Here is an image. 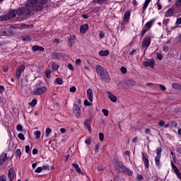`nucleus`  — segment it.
Returning a JSON list of instances; mask_svg holds the SVG:
<instances>
[{
    "label": "nucleus",
    "mask_w": 181,
    "mask_h": 181,
    "mask_svg": "<svg viewBox=\"0 0 181 181\" xmlns=\"http://www.w3.org/2000/svg\"><path fill=\"white\" fill-rule=\"evenodd\" d=\"M0 181H6V176H5L4 175H2L0 177Z\"/></svg>",
    "instance_id": "obj_53"
},
{
    "label": "nucleus",
    "mask_w": 181,
    "mask_h": 181,
    "mask_svg": "<svg viewBox=\"0 0 181 181\" xmlns=\"http://www.w3.org/2000/svg\"><path fill=\"white\" fill-rule=\"evenodd\" d=\"M47 0H28L27 1L25 8H18L16 10H13L7 13L6 16H1L0 21H9L11 18H15L16 15L18 16H27L33 11H40L42 9V6L46 4Z\"/></svg>",
    "instance_id": "obj_1"
},
{
    "label": "nucleus",
    "mask_w": 181,
    "mask_h": 181,
    "mask_svg": "<svg viewBox=\"0 0 181 181\" xmlns=\"http://www.w3.org/2000/svg\"><path fill=\"white\" fill-rule=\"evenodd\" d=\"M52 133V129L47 128L45 131V134L47 136H49V135Z\"/></svg>",
    "instance_id": "obj_40"
},
{
    "label": "nucleus",
    "mask_w": 181,
    "mask_h": 181,
    "mask_svg": "<svg viewBox=\"0 0 181 181\" xmlns=\"http://www.w3.org/2000/svg\"><path fill=\"white\" fill-rule=\"evenodd\" d=\"M119 172H121V173H124L127 176H132V175H134V171L129 168H127L124 164L121 165V167L119 168Z\"/></svg>",
    "instance_id": "obj_3"
},
{
    "label": "nucleus",
    "mask_w": 181,
    "mask_h": 181,
    "mask_svg": "<svg viewBox=\"0 0 181 181\" xmlns=\"http://www.w3.org/2000/svg\"><path fill=\"white\" fill-rule=\"evenodd\" d=\"M131 16V11H126L124 15V22L122 23V25L124 27L129 21Z\"/></svg>",
    "instance_id": "obj_11"
},
{
    "label": "nucleus",
    "mask_w": 181,
    "mask_h": 181,
    "mask_svg": "<svg viewBox=\"0 0 181 181\" xmlns=\"http://www.w3.org/2000/svg\"><path fill=\"white\" fill-rule=\"evenodd\" d=\"M174 172L176 175V176L179 178V180L181 181V173L180 171H179V169L174 170Z\"/></svg>",
    "instance_id": "obj_32"
},
{
    "label": "nucleus",
    "mask_w": 181,
    "mask_h": 181,
    "mask_svg": "<svg viewBox=\"0 0 181 181\" xmlns=\"http://www.w3.org/2000/svg\"><path fill=\"white\" fill-rule=\"evenodd\" d=\"M74 114H75L77 118L81 116V109L77 105H74Z\"/></svg>",
    "instance_id": "obj_12"
},
{
    "label": "nucleus",
    "mask_w": 181,
    "mask_h": 181,
    "mask_svg": "<svg viewBox=\"0 0 181 181\" xmlns=\"http://www.w3.org/2000/svg\"><path fill=\"white\" fill-rule=\"evenodd\" d=\"M156 152L157 156L154 158V162L156 168H158V169H160V168H162V162H160V158H162V147H158L156 149Z\"/></svg>",
    "instance_id": "obj_2"
},
{
    "label": "nucleus",
    "mask_w": 181,
    "mask_h": 181,
    "mask_svg": "<svg viewBox=\"0 0 181 181\" xmlns=\"http://www.w3.org/2000/svg\"><path fill=\"white\" fill-rule=\"evenodd\" d=\"M125 83L128 87H132L133 86H135V81L134 80L128 79L125 81Z\"/></svg>",
    "instance_id": "obj_24"
},
{
    "label": "nucleus",
    "mask_w": 181,
    "mask_h": 181,
    "mask_svg": "<svg viewBox=\"0 0 181 181\" xmlns=\"http://www.w3.org/2000/svg\"><path fill=\"white\" fill-rule=\"evenodd\" d=\"M84 128L88 129L89 132H91V121H90V119L85 120Z\"/></svg>",
    "instance_id": "obj_15"
},
{
    "label": "nucleus",
    "mask_w": 181,
    "mask_h": 181,
    "mask_svg": "<svg viewBox=\"0 0 181 181\" xmlns=\"http://www.w3.org/2000/svg\"><path fill=\"white\" fill-rule=\"evenodd\" d=\"M83 69H84L86 73L90 71V67H88V66H85L83 67Z\"/></svg>",
    "instance_id": "obj_62"
},
{
    "label": "nucleus",
    "mask_w": 181,
    "mask_h": 181,
    "mask_svg": "<svg viewBox=\"0 0 181 181\" xmlns=\"http://www.w3.org/2000/svg\"><path fill=\"white\" fill-rule=\"evenodd\" d=\"M158 87H160L162 91H166V86L165 85L158 84Z\"/></svg>",
    "instance_id": "obj_41"
},
{
    "label": "nucleus",
    "mask_w": 181,
    "mask_h": 181,
    "mask_svg": "<svg viewBox=\"0 0 181 181\" xmlns=\"http://www.w3.org/2000/svg\"><path fill=\"white\" fill-rule=\"evenodd\" d=\"M120 71H122V73L123 74H125V73H127V68L122 66V67H121Z\"/></svg>",
    "instance_id": "obj_50"
},
{
    "label": "nucleus",
    "mask_w": 181,
    "mask_h": 181,
    "mask_svg": "<svg viewBox=\"0 0 181 181\" xmlns=\"http://www.w3.org/2000/svg\"><path fill=\"white\" fill-rule=\"evenodd\" d=\"M107 0H93L95 4H98V5H103V4H105Z\"/></svg>",
    "instance_id": "obj_31"
},
{
    "label": "nucleus",
    "mask_w": 181,
    "mask_h": 181,
    "mask_svg": "<svg viewBox=\"0 0 181 181\" xmlns=\"http://www.w3.org/2000/svg\"><path fill=\"white\" fill-rule=\"evenodd\" d=\"M16 129H17V131H22L23 129V127H22L21 124H18L16 126Z\"/></svg>",
    "instance_id": "obj_47"
},
{
    "label": "nucleus",
    "mask_w": 181,
    "mask_h": 181,
    "mask_svg": "<svg viewBox=\"0 0 181 181\" xmlns=\"http://www.w3.org/2000/svg\"><path fill=\"white\" fill-rule=\"evenodd\" d=\"M76 64H77L78 66H80V64H81V59H77L76 60Z\"/></svg>",
    "instance_id": "obj_59"
},
{
    "label": "nucleus",
    "mask_w": 181,
    "mask_h": 181,
    "mask_svg": "<svg viewBox=\"0 0 181 181\" xmlns=\"http://www.w3.org/2000/svg\"><path fill=\"white\" fill-rule=\"evenodd\" d=\"M107 93L110 101H112V103H117V96H115V95L112 94V93L110 91H107Z\"/></svg>",
    "instance_id": "obj_19"
},
{
    "label": "nucleus",
    "mask_w": 181,
    "mask_h": 181,
    "mask_svg": "<svg viewBox=\"0 0 181 181\" xmlns=\"http://www.w3.org/2000/svg\"><path fill=\"white\" fill-rule=\"evenodd\" d=\"M43 170V168L42 167H38L37 169H35V173H40Z\"/></svg>",
    "instance_id": "obj_44"
},
{
    "label": "nucleus",
    "mask_w": 181,
    "mask_h": 181,
    "mask_svg": "<svg viewBox=\"0 0 181 181\" xmlns=\"http://www.w3.org/2000/svg\"><path fill=\"white\" fill-rule=\"evenodd\" d=\"M72 166L73 168H75V170L76 172H77V173H79L80 175H82L83 176H84V173L81 172V168H80V166H78V164L72 163Z\"/></svg>",
    "instance_id": "obj_17"
},
{
    "label": "nucleus",
    "mask_w": 181,
    "mask_h": 181,
    "mask_svg": "<svg viewBox=\"0 0 181 181\" xmlns=\"http://www.w3.org/2000/svg\"><path fill=\"white\" fill-rule=\"evenodd\" d=\"M114 163H115V165L118 166L119 169V168H121V165H124L121 161H119V159L118 158V157L114 158Z\"/></svg>",
    "instance_id": "obj_25"
},
{
    "label": "nucleus",
    "mask_w": 181,
    "mask_h": 181,
    "mask_svg": "<svg viewBox=\"0 0 181 181\" xmlns=\"http://www.w3.org/2000/svg\"><path fill=\"white\" fill-rule=\"evenodd\" d=\"M8 69H9V67H8V66H3V71L6 73V71H8Z\"/></svg>",
    "instance_id": "obj_60"
},
{
    "label": "nucleus",
    "mask_w": 181,
    "mask_h": 181,
    "mask_svg": "<svg viewBox=\"0 0 181 181\" xmlns=\"http://www.w3.org/2000/svg\"><path fill=\"white\" fill-rule=\"evenodd\" d=\"M34 135H35V136H40V135H41L40 131H35V132H34Z\"/></svg>",
    "instance_id": "obj_55"
},
{
    "label": "nucleus",
    "mask_w": 181,
    "mask_h": 181,
    "mask_svg": "<svg viewBox=\"0 0 181 181\" xmlns=\"http://www.w3.org/2000/svg\"><path fill=\"white\" fill-rule=\"evenodd\" d=\"M151 45V37H147L143 40L142 46L144 47V52L148 50V46Z\"/></svg>",
    "instance_id": "obj_8"
},
{
    "label": "nucleus",
    "mask_w": 181,
    "mask_h": 181,
    "mask_svg": "<svg viewBox=\"0 0 181 181\" xmlns=\"http://www.w3.org/2000/svg\"><path fill=\"white\" fill-rule=\"evenodd\" d=\"M171 165H172V168L174 169V170H176V169H179L177 168V166H176V165L173 163V161H171Z\"/></svg>",
    "instance_id": "obj_56"
},
{
    "label": "nucleus",
    "mask_w": 181,
    "mask_h": 181,
    "mask_svg": "<svg viewBox=\"0 0 181 181\" xmlns=\"http://www.w3.org/2000/svg\"><path fill=\"white\" fill-rule=\"evenodd\" d=\"M47 91V88L45 86H42L41 88H37L35 90H33V94L35 95H42V94H45Z\"/></svg>",
    "instance_id": "obj_7"
},
{
    "label": "nucleus",
    "mask_w": 181,
    "mask_h": 181,
    "mask_svg": "<svg viewBox=\"0 0 181 181\" xmlns=\"http://www.w3.org/2000/svg\"><path fill=\"white\" fill-rule=\"evenodd\" d=\"M52 59H58L59 58V54L57 53H54L52 54Z\"/></svg>",
    "instance_id": "obj_52"
},
{
    "label": "nucleus",
    "mask_w": 181,
    "mask_h": 181,
    "mask_svg": "<svg viewBox=\"0 0 181 181\" xmlns=\"http://www.w3.org/2000/svg\"><path fill=\"white\" fill-rule=\"evenodd\" d=\"M175 25H181V18H177Z\"/></svg>",
    "instance_id": "obj_54"
},
{
    "label": "nucleus",
    "mask_w": 181,
    "mask_h": 181,
    "mask_svg": "<svg viewBox=\"0 0 181 181\" xmlns=\"http://www.w3.org/2000/svg\"><path fill=\"white\" fill-rule=\"evenodd\" d=\"M12 29H13V28L3 29L0 32V36H12V35H13V32H12Z\"/></svg>",
    "instance_id": "obj_6"
},
{
    "label": "nucleus",
    "mask_w": 181,
    "mask_h": 181,
    "mask_svg": "<svg viewBox=\"0 0 181 181\" xmlns=\"http://www.w3.org/2000/svg\"><path fill=\"white\" fill-rule=\"evenodd\" d=\"M99 54L102 57L108 56V54H110V52H108V50H101L99 52Z\"/></svg>",
    "instance_id": "obj_30"
},
{
    "label": "nucleus",
    "mask_w": 181,
    "mask_h": 181,
    "mask_svg": "<svg viewBox=\"0 0 181 181\" xmlns=\"http://www.w3.org/2000/svg\"><path fill=\"white\" fill-rule=\"evenodd\" d=\"M84 104H85V105H86L88 107H90V105H91V103L87 100H85Z\"/></svg>",
    "instance_id": "obj_58"
},
{
    "label": "nucleus",
    "mask_w": 181,
    "mask_h": 181,
    "mask_svg": "<svg viewBox=\"0 0 181 181\" xmlns=\"http://www.w3.org/2000/svg\"><path fill=\"white\" fill-rule=\"evenodd\" d=\"M76 90H77V88H76L75 86H72V87L70 88L69 91H70L71 93H76Z\"/></svg>",
    "instance_id": "obj_48"
},
{
    "label": "nucleus",
    "mask_w": 181,
    "mask_h": 181,
    "mask_svg": "<svg viewBox=\"0 0 181 181\" xmlns=\"http://www.w3.org/2000/svg\"><path fill=\"white\" fill-rule=\"evenodd\" d=\"M54 83H55V84H58L59 86H62V84H63V79L60 77H58L54 80Z\"/></svg>",
    "instance_id": "obj_28"
},
{
    "label": "nucleus",
    "mask_w": 181,
    "mask_h": 181,
    "mask_svg": "<svg viewBox=\"0 0 181 181\" xmlns=\"http://www.w3.org/2000/svg\"><path fill=\"white\" fill-rule=\"evenodd\" d=\"M21 39L23 42H30V40H32V37H30V35H25L21 37Z\"/></svg>",
    "instance_id": "obj_27"
},
{
    "label": "nucleus",
    "mask_w": 181,
    "mask_h": 181,
    "mask_svg": "<svg viewBox=\"0 0 181 181\" xmlns=\"http://www.w3.org/2000/svg\"><path fill=\"white\" fill-rule=\"evenodd\" d=\"M136 180L139 181V180H144V176L142 175L138 174L136 177Z\"/></svg>",
    "instance_id": "obj_38"
},
{
    "label": "nucleus",
    "mask_w": 181,
    "mask_h": 181,
    "mask_svg": "<svg viewBox=\"0 0 181 181\" xmlns=\"http://www.w3.org/2000/svg\"><path fill=\"white\" fill-rule=\"evenodd\" d=\"M15 156H16V158H18V159H21V156H22V151H21V149L18 148L16 151Z\"/></svg>",
    "instance_id": "obj_29"
},
{
    "label": "nucleus",
    "mask_w": 181,
    "mask_h": 181,
    "mask_svg": "<svg viewBox=\"0 0 181 181\" xmlns=\"http://www.w3.org/2000/svg\"><path fill=\"white\" fill-rule=\"evenodd\" d=\"M135 54H136V49H133L132 51H131V52H129V55H130V56H134V55H135Z\"/></svg>",
    "instance_id": "obj_51"
},
{
    "label": "nucleus",
    "mask_w": 181,
    "mask_h": 181,
    "mask_svg": "<svg viewBox=\"0 0 181 181\" xmlns=\"http://www.w3.org/2000/svg\"><path fill=\"white\" fill-rule=\"evenodd\" d=\"M173 13H175L173 8H170L166 11L165 16L169 18V16H173Z\"/></svg>",
    "instance_id": "obj_23"
},
{
    "label": "nucleus",
    "mask_w": 181,
    "mask_h": 181,
    "mask_svg": "<svg viewBox=\"0 0 181 181\" xmlns=\"http://www.w3.org/2000/svg\"><path fill=\"white\" fill-rule=\"evenodd\" d=\"M177 152L178 153H180V155H181V147H177Z\"/></svg>",
    "instance_id": "obj_64"
},
{
    "label": "nucleus",
    "mask_w": 181,
    "mask_h": 181,
    "mask_svg": "<svg viewBox=\"0 0 181 181\" xmlns=\"http://www.w3.org/2000/svg\"><path fill=\"white\" fill-rule=\"evenodd\" d=\"M93 97H94V95L93 93V90L91 88H88L87 90V98H88V100L90 103H93Z\"/></svg>",
    "instance_id": "obj_16"
},
{
    "label": "nucleus",
    "mask_w": 181,
    "mask_h": 181,
    "mask_svg": "<svg viewBox=\"0 0 181 181\" xmlns=\"http://www.w3.org/2000/svg\"><path fill=\"white\" fill-rule=\"evenodd\" d=\"M175 6L177 8H181V0H177L176 2H175Z\"/></svg>",
    "instance_id": "obj_42"
},
{
    "label": "nucleus",
    "mask_w": 181,
    "mask_h": 181,
    "mask_svg": "<svg viewBox=\"0 0 181 181\" xmlns=\"http://www.w3.org/2000/svg\"><path fill=\"white\" fill-rule=\"evenodd\" d=\"M88 30V24H83L81 26L80 32L83 35V33H86Z\"/></svg>",
    "instance_id": "obj_21"
},
{
    "label": "nucleus",
    "mask_w": 181,
    "mask_h": 181,
    "mask_svg": "<svg viewBox=\"0 0 181 181\" xmlns=\"http://www.w3.org/2000/svg\"><path fill=\"white\" fill-rule=\"evenodd\" d=\"M36 104H37V99H33V100L29 103V105H30V107H35V105H36Z\"/></svg>",
    "instance_id": "obj_34"
},
{
    "label": "nucleus",
    "mask_w": 181,
    "mask_h": 181,
    "mask_svg": "<svg viewBox=\"0 0 181 181\" xmlns=\"http://www.w3.org/2000/svg\"><path fill=\"white\" fill-rule=\"evenodd\" d=\"M43 50H45V48L38 45H35L32 47L33 52H43Z\"/></svg>",
    "instance_id": "obj_22"
},
{
    "label": "nucleus",
    "mask_w": 181,
    "mask_h": 181,
    "mask_svg": "<svg viewBox=\"0 0 181 181\" xmlns=\"http://www.w3.org/2000/svg\"><path fill=\"white\" fill-rule=\"evenodd\" d=\"M143 66H144V67H151V69H153V67H155V60L149 59L148 61L144 62Z\"/></svg>",
    "instance_id": "obj_10"
},
{
    "label": "nucleus",
    "mask_w": 181,
    "mask_h": 181,
    "mask_svg": "<svg viewBox=\"0 0 181 181\" xmlns=\"http://www.w3.org/2000/svg\"><path fill=\"white\" fill-rule=\"evenodd\" d=\"M151 2V0H146L144 2V5L143 6V11H145L146 8H148V5H149V3Z\"/></svg>",
    "instance_id": "obj_33"
},
{
    "label": "nucleus",
    "mask_w": 181,
    "mask_h": 181,
    "mask_svg": "<svg viewBox=\"0 0 181 181\" xmlns=\"http://www.w3.org/2000/svg\"><path fill=\"white\" fill-rule=\"evenodd\" d=\"M52 70H54L55 71L59 70V64L57 63L53 62L52 63Z\"/></svg>",
    "instance_id": "obj_36"
},
{
    "label": "nucleus",
    "mask_w": 181,
    "mask_h": 181,
    "mask_svg": "<svg viewBox=\"0 0 181 181\" xmlns=\"http://www.w3.org/2000/svg\"><path fill=\"white\" fill-rule=\"evenodd\" d=\"M8 177L10 181H13V179H15V170L13 168H11L8 170Z\"/></svg>",
    "instance_id": "obj_13"
},
{
    "label": "nucleus",
    "mask_w": 181,
    "mask_h": 181,
    "mask_svg": "<svg viewBox=\"0 0 181 181\" xmlns=\"http://www.w3.org/2000/svg\"><path fill=\"white\" fill-rule=\"evenodd\" d=\"M153 23H155V20L153 19L149 21L145 24L144 25L145 29H147L148 30H149V29L152 28V25H153Z\"/></svg>",
    "instance_id": "obj_20"
},
{
    "label": "nucleus",
    "mask_w": 181,
    "mask_h": 181,
    "mask_svg": "<svg viewBox=\"0 0 181 181\" xmlns=\"http://www.w3.org/2000/svg\"><path fill=\"white\" fill-rule=\"evenodd\" d=\"M50 74H52V70L48 69L45 71V76L47 78H50Z\"/></svg>",
    "instance_id": "obj_35"
},
{
    "label": "nucleus",
    "mask_w": 181,
    "mask_h": 181,
    "mask_svg": "<svg viewBox=\"0 0 181 181\" xmlns=\"http://www.w3.org/2000/svg\"><path fill=\"white\" fill-rule=\"evenodd\" d=\"M100 78L105 81H110V74L108 71H105L101 76Z\"/></svg>",
    "instance_id": "obj_18"
},
{
    "label": "nucleus",
    "mask_w": 181,
    "mask_h": 181,
    "mask_svg": "<svg viewBox=\"0 0 181 181\" xmlns=\"http://www.w3.org/2000/svg\"><path fill=\"white\" fill-rule=\"evenodd\" d=\"M102 112L104 114L105 117H108V110L107 109H103Z\"/></svg>",
    "instance_id": "obj_46"
},
{
    "label": "nucleus",
    "mask_w": 181,
    "mask_h": 181,
    "mask_svg": "<svg viewBox=\"0 0 181 181\" xmlns=\"http://www.w3.org/2000/svg\"><path fill=\"white\" fill-rule=\"evenodd\" d=\"M95 153H98V152H100V143L95 146Z\"/></svg>",
    "instance_id": "obj_37"
},
{
    "label": "nucleus",
    "mask_w": 181,
    "mask_h": 181,
    "mask_svg": "<svg viewBox=\"0 0 181 181\" xmlns=\"http://www.w3.org/2000/svg\"><path fill=\"white\" fill-rule=\"evenodd\" d=\"M49 165H45L42 167V170H47V169H49Z\"/></svg>",
    "instance_id": "obj_61"
},
{
    "label": "nucleus",
    "mask_w": 181,
    "mask_h": 181,
    "mask_svg": "<svg viewBox=\"0 0 181 181\" xmlns=\"http://www.w3.org/2000/svg\"><path fill=\"white\" fill-rule=\"evenodd\" d=\"M25 71V65H21L16 69V78H20L21 74H22Z\"/></svg>",
    "instance_id": "obj_9"
},
{
    "label": "nucleus",
    "mask_w": 181,
    "mask_h": 181,
    "mask_svg": "<svg viewBox=\"0 0 181 181\" xmlns=\"http://www.w3.org/2000/svg\"><path fill=\"white\" fill-rule=\"evenodd\" d=\"M105 33H104V32L103 31H100L99 33L100 39H103V37H105Z\"/></svg>",
    "instance_id": "obj_45"
},
{
    "label": "nucleus",
    "mask_w": 181,
    "mask_h": 181,
    "mask_svg": "<svg viewBox=\"0 0 181 181\" xmlns=\"http://www.w3.org/2000/svg\"><path fill=\"white\" fill-rule=\"evenodd\" d=\"M25 153H30V146L29 145L25 146Z\"/></svg>",
    "instance_id": "obj_43"
},
{
    "label": "nucleus",
    "mask_w": 181,
    "mask_h": 181,
    "mask_svg": "<svg viewBox=\"0 0 181 181\" xmlns=\"http://www.w3.org/2000/svg\"><path fill=\"white\" fill-rule=\"evenodd\" d=\"M95 69H96L97 74H98V76H100V77L101 76H103L104 72H105V69H104V68L103 66H101L100 65H96Z\"/></svg>",
    "instance_id": "obj_14"
},
{
    "label": "nucleus",
    "mask_w": 181,
    "mask_h": 181,
    "mask_svg": "<svg viewBox=\"0 0 181 181\" xmlns=\"http://www.w3.org/2000/svg\"><path fill=\"white\" fill-rule=\"evenodd\" d=\"M172 87L175 90H181V84L177 83H172Z\"/></svg>",
    "instance_id": "obj_26"
},
{
    "label": "nucleus",
    "mask_w": 181,
    "mask_h": 181,
    "mask_svg": "<svg viewBox=\"0 0 181 181\" xmlns=\"http://www.w3.org/2000/svg\"><path fill=\"white\" fill-rule=\"evenodd\" d=\"M163 52H168V51H169V47H168V46H164V47H163Z\"/></svg>",
    "instance_id": "obj_63"
},
{
    "label": "nucleus",
    "mask_w": 181,
    "mask_h": 181,
    "mask_svg": "<svg viewBox=\"0 0 181 181\" xmlns=\"http://www.w3.org/2000/svg\"><path fill=\"white\" fill-rule=\"evenodd\" d=\"M13 157V155L8 157V154L6 153H2L0 155V165H4V163H5V161L6 160H12Z\"/></svg>",
    "instance_id": "obj_5"
},
{
    "label": "nucleus",
    "mask_w": 181,
    "mask_h": 181,
    "mask_svg": "<svg viewBox=\"0 0 181 181\" xmlns=\"http://www.w3.org/2000/svg\"><path fill=\"white\" fill-rule=\"evenodd\" d=\"M141 159L144 165V168L146 169H149V156L148 154H145V152H141Z\"/></svg>",
    "instance_id": "obj_4"
},
{
    "label": "nucleus",
    "mask_w": 181,
    "mask_h": 181,
    "mask_svg": "<svg viewBox=\"0 0 181 181\" xmlns=\"http://www.w3.org/2000/svg\"><path fill=\"white\" fill-rule=\"evenodd\" d=\"M158 125H159V127H164V126H165V122L163 121V120H160V121L158 122Z\"/></svg>",
    "instance_id": "obj_57"
},
{
    "label": "nucleus",
    "mask_w": 181,
    "mask_h": 181,
    "mask_svg": "<svg viewBox=\"0 0 181 181\" xmlns=\"http://www.w3.org/2000/svg\"><path fill=\"white\" fill-rule=\"evenodd\" d=\"M157 59L158 60H162V59H163V56L162 55V54L160 53H157Z\"/></svg>",
    "instance_id": "obj_49"
},
{
    "label": "nucleus",
    "mask_w": 181,
    "mask_h": 181,
    "mask_svg": "<svg viewBox=\"0 0 181 181\" xmlns=\"http://www.w3.org/2000/svg\"><path fill=\"white\" fill-rule=\"evenodd\" d=\"M85 144H86V145H91V138L90 137H88L85 140Z\"/></svg>",
    "instance_id": "obj_39"
}]
</instances>
